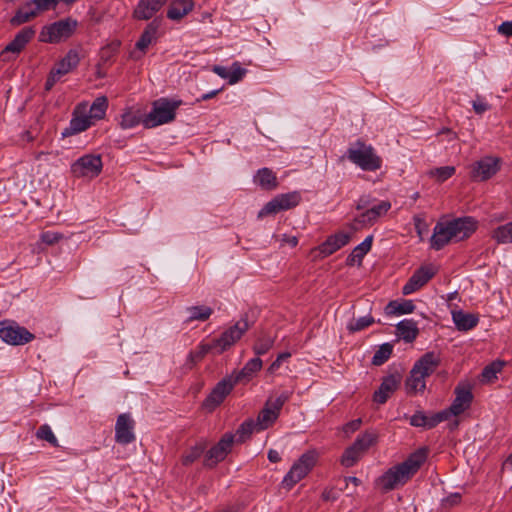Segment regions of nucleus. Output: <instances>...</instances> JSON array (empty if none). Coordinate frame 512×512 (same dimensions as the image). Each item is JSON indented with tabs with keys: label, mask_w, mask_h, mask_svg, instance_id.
<instances>
[{
	"label": "nucleus",
	"mask_w": 512,
	"mask_h": 512,
	"mask_svg": "<svg viewBox=\"0 0 512 512\" xmlns=\"http://www.w3.org/2000/svg\"><path fill=\"white\" fill-rule=\"evenodd\" d=\"M427 459V449L420 448L405 461L388 469L376 480L383 492H388L406 484L420 469Z\"/></svg>",
	"instance_id": "obj_1"
},
{
	"label": "nucleus",
	"mask_w": 512,
	"mask_h": 512,
	"mask_svg": "<svg viewBox=\"0 0 512 512\" xmlns=\"http://www.w3.org/2000/svg\"><path fill=\"white\" fill-rule=\"evenodd\" d=\"M477 229V221L473 217H460L436 223L430 238V247L441 250L451 240L461 241L469 238Z\"/></svg>",
	"instance_id": "obj_2"
},
{
	"label": "nucleus",
	"mask_w": 512,
	"mask_h": 512,
	"mask_svg": "<svg viewBox=\"0 0 512 512\" xmlns=\"http://www.w3.org/2000/svg\"><path fill=\"white\" fill-rule=\"evenodd\" d=\"M440 365V358L434 352L425 353L416 361L406 379L405 386L408 394L423 392L426 388L425 378L432 375Z\"/></svg>",
	"instance_id": "obj_3"
},
{
	"label": "nucleus",
	"mask_w": 512,
	"mask_h": 512,
	"mask_svg": "<svg viewBox=\"0 0 512 512\" xmlns=\"http://www.w3.org/2000/svg\"><path fill=\"white\" fill-rule=\"evenodd\" d=\"M346 157L363 171L374 172L382 167V158L371 145L362 140H357L350 145L346 151Z\"/></svg>",
	"instance_id": "obj_4"
},
{
	"label": "nucleus",
	"mask_w": 512,
	"mask_h": 512,
	"mask_svg": "<svg viewBox=\"0 0 512 512\" xmlns=\"http://www.w3.org/2000/svg\"><path fill=\"white\" fill-rule=\"evenodd\" d=\"M180 104V101H171L167 98L154 101L152 110L142 120L143 126L149 129L173 121Z\"/></svg>",
	"instance_id": "obj_5"
},
{
	"label": "nucleus",
	"mask_w": 512,
	"mask_h": 512,
	"mask_svg": "<svg viewBox=\"0 0 512 512\" xmlns=\"http://www.w3.org/2000/svg\"><path fill=\"white\" fill-rule=\"evenodd\" d=\"M316 461L317 453L315 451H308L301 455L285 475L282 485L290 490L312 470Z\"/></svg>",
	"instance_id": "obj_6"
},
{
	"label": "nucleus",
	"mask_w": 512,
	"mask_h": 512,
	"mask_svg": "<svg viewBox=\"0 0 512 512\" xmlns=\"http://www.w3.org/2000/svg\"><path fill=\"white\" fill-rule=\"evenodd\" d=\"M377 435L372 432H365L359 435L354 443L347 447L341 457V464L345 467L354 466L362 455L376 443Z\"/></svg>",
	"instance_id": "obj_7"
},
{
	"label": "nucleus",
	"mask_w": 512,
	"mask_h": 512,
	"mask_svg": "<svg viewBox=\"0 0 512 512\" xmlns=\"http://www.w3.org/2000/svg\"><path fill=\"white\" fill-rule=\"evenodd\" d=\"M79 62L80 57L78 52L74 49L69 50L51 69L45 82V90L50 91L63 76L74 70L79 65Z\"/></svg>",
	"instance_id": "obj_8"
},
{
	"label": "nucleus",
	"mask_w": 512,
	"mask_h": 512,
	"mask_svg": "<svg viewBox=\"0 0 512 512\" xmlns=\"http://www.w3.org/2000/svg\"><path fill=\"white\" fill-rule=\"evenodd\" d=\"M0 338L7 344L18 346L31 342L35 335L11 320L0 322Z\"/></svg>",
	"instance_id": "obj_9"
},
{
	"label": "nucleus",
	"mask_w": 512,
	"mask_h": 512,
	"mask_svg": "<svg viewBox=\"0 0 512 512\" xmlns=\"http://www.w3.org/2000/svg\"><path fill=\"white\" fill-rule=\"evenodd\" d=\"M76 21L65 19L46 25L39 34V41L44 43H57L62 39L69 38L75 28Z\"/></svg>",
	"instance_id": "obj_10"
},
{
	"label": "nucleus",
	"mask_w": 512,
	"mask_h": 512,
	"mask_svg": "<svg viewBox=\"0 0 512 512\" xmlns=\"http://www.w3.org/2000/svg\"><path fill=\"white\" fill-rule=\"evenodd\" d=\"M36 34L32 26L22 28L8 43L5 48L0 52V60L3 62H10L24 50L26 45L34 38Z\"/></svg>",
	"instance_id": "obj_11"
},
{
	"label": "nucleus",
	"mask_w": 512,
	"mask_h": 512,
	"mask_svg": "<svg viewBox=\"0 0 512 512\" xmlns=\"http://www.w3.org/2000/svg\"><path fill=\"white\" fill-rule=\"evenodd\" d=\"M102 168L103 163L100 155L86 154L71 165V172L77 178H94L101 173Z\"/></svg>",
	"instance_id": "obj_12"
},
{
	"label": "nucleus",
	"mask_w": 512,
	"mask_h": 512,
	"mask_svg": "<svg viewBox=\"0 0 512 512\" xmlns=\"http://www.w3.org/2000/svg\"><path fill=\"white\" fill-rule=\"evenodd\" d=\"M301 200L299 192H290L280 194L274 197L271 201L266 203L259 211L258 218H263L270 214H276L280 211L288 210L296 207Z\"/></svg>",
	"instance_id": "obj_13"
},
{
	"label": "nucleus",
	"mask_w": 512,
	"mask_h": 512,
	"mask_svg": "<svg viewBox=\"0 0 512 512\" xmlns=\"http://www.w3.org/2000/svg\"><path fill=\"white\" fill-rule=\"evenodd\" d=\"M236 383L228 376L219 381L210 394L204 399L202 407L208 412L214 411L230 394Z\"/></svg>",
	"instance_id": "obj_14"
},
{
	"label": "nucleus",
	"mask_w": 512,
	"mask_h": 512,
	"mask_svg": "<svg viewBox=\"0 0 512 512\" xmlns=\"http://www.w3.org/2000/svg\"><path fill=\"white\" fill-rule=\"evenodd\" d=\"M249 328L246 318H241L234 326L223 332L221 336L213 341L217 353H222L231 347L237 340L241 338L245 331Z\"/></svg>",
	"instance_id": "obj_15"
},
{
	"label": "nucleus",
	"mask_w": 512,
	"mask_h": 512,
	"mask_svg": "<svg viewBox=\"0 0 512 512\" xmlns=\"http://www.w3.org/2000/svg\"><path fill=\"white\" fill-rule=\"evenodd\" d=\"M454 393L455 399L450 407L440 411V413H444L446 415V420H448L452 415L458 416L462 414L470 407L473 400V394L468 386H457Z\"/></svg>",
	"instance_id": "obj_16"
},
{
	"label": "nucleus",
	"mask_w": 512,
	"mask_h": 512,
	"mask_svg": "<svg viewBox=\"0 0 512 512\" xmlns=\"http://www.w3.org/2000/svg\"><path fill=\"white\" fill-rule=\"evenodd\" d=\"M234 443V435L226 433L220 441L213 446L205 455L204 465L212 468L217 463L225 459L227 454L231 451V447Z\"/></svg>",
	"instance_id": "obj_17"
},
{
	"label": "nucleus",
	"mask_w": 512,
	"mask_h": 512,
	"mask_svg": "<svg viewBox=\"0 0 512 512\" xmlns=\"http://www.w3.org/2000/svg\"><path fill=\"white\" fill-rule=\"evenodd\" d=\"M135 421L129 413L120 414L115 424V441L127 445L135 441Z\"/></svg>",
	"instance_id": "obj_18"
},
{
	"label": "nucleus",
	"mask_w": 512,
	"mask_h": 512,
	"mask_svg": "<svg viewBox=\"0 0 512 512\" xmlns=\"http://www.w3.org/2000/svg\"><path fill=\"white\" fill-rule=\"evenodd\" d=\"M402 381V375L398 371L383 377L379 388L373 394V401L378 404H384L390 396L399 388Z\"/></svg>",
	"instance_id": "obj_19"
},
{
	"label": "nucleus",
	"mask_w": 512,
	"mask_h": 512,
	"mask_svg": "<svg viewBox=\"0 0 512 512\" xmlns=\"http://www.w3.org/2000/svg\"><path fill=\"white\" fill-rule=\"evenodd\" d=\"M500 169L499 158L486 156L472 165L471 178L485 181L495 175Z\"/></svg>",
	"instance_id": "obj_20"
},
{
	"label": "nucleus",
	"mask_w": 512,
	"mask_h": 512,
	"mask_svg": "<svg viewBox=\"0 0 512 512\" xmlns=\"http://www.w3.org/2000/svg\"><path fill=\"white\" fill-rule=\"evenodd\" d=\"M435 274L433 267L422 266L417 269L402 288L404 295L412 294L423 287Z\"/></svg>",
	"instance_id": "obj_21"
},
{
	"label": "nucleus",
	"mask_w": 512,
	"mask_h": 512,
	"mask_svg": "<svg viewBox=\"0 0 512 512\" xmlns=\"http://www.w3.org/2000/svg\"><path fill=\"white\" fill-rule=\"evenodd\" d=\"M349 240L350 234L338 232L329 236L326 241L317 248V250L322 257H327L348 244Z\"/></svg>",
	"instance_id": "obj_22"
},
{
	"label": "nucleus",
	"mask_w": 512,
	"mask_h": 512,
	"mask_svg": "<svg viewBox=\"0 0 512 512\" xmlns=\"http://www.w3.org/2000/svg\"><path fill=\"white\" fill-rule=\"evenodd\" d=\"M166 2L167 0H140L134 9L133 16L138 20H149Z\"/></svg>",
	"instance_id": "obj_23"
},
{
	"label": "nucleus",
	"mask_w": 512,
	"mask_h": 512,
	"mask_svg": "<svg viewBox=\"0 0 512 512\" xmlns=\"http://www.w3.org/2000/svg\"><path fill=\"white\" fill-rule=\"evenodd\" d=\"M443 421H446V415L440 412L428 416L422 411H417L410 417V424L412 426L424 429H432Z\"/></svg>",
	"instance_id": "obj_24"
},
{
	"label": "nucleus",
	"mask_w": 512,
	"mask_h": 512,
	"mask_svg": "<svg viewBox=\"0 0 512 512\" xmlns=\"http://www.w3.org/2000/svg\"><path fill=\"white\" fill-rule=\"evenodd\" d=\"M390 208L391 203L389 201H381L355 218L354 222L360 225L373 224L379 217L385 215Z\"/></svg>",
	"instance_id": "obj_25"
},
{
	"label": "nucleus",
	"mask_w": 512,
	"mask_h": 512,
	"mask_svg": "<svg viewBox=\"0 0 512 512\" xmlns=\"http://www.w3.org/2000/svg\"><path fill=\"white\" fill-rule=\"evenodd\" d=\"M262 368V360L259 357L250 359L245 366L238 372L230 375L233 381L237 383H246L252 379L254 374Z\"/></svg>",
	"instance_id": "obj_26"
},
{
	"label": "nucleus",
	"mask_w": 512,
	"mask_h": 512,
	"mask_svg": "<svg viewBox=\"0 0 512 512\" xmlns=\"http://www.w3.org/2000/svg\"><path fill=\"white\" fill-rule=\"evenodd\" d=\"M193 0H173L167 10V17L174 21L181 20L193 10Z\"/></svg>",
	"instance_id": "obj_27"
},
{
	"label": "nucleus",
	"mask_w": 512,
	"mask_h": 512,
	"mask_svg": "<svg viewBox=\"0 0 512 512\" xmlns=\"http://www.w3.org/2000/svg\"><path fill=\"white\" fill-rule=\"evenodd\" d=\"M452 319L459 331H468L477 326L479 318L472 313H465L462 310L453 311Z\"/></svg>",
	"instance_id": "obj_28"
},
{
	"label": "nucleus",
	"mask_w": 512,
	"mask_h": 512,
	"mask_svg": "<svg viewBox=\"0 0 512 512\" xmlns=\"http://www.w3.org/2000/svg\"><path fill=\"white\" fill-rule=\"evenodd\" d=\"M373 236H367L362 243L357 245L346 259V264L353 266L355 263L361 265L364 256L371 250Z\"/></svg>",
	"instance_id": "obj_29"
},
{
	"label": "nucleus",
	"mask_w": 512,
	"mask_h": 512,
	"mask_svg": "<svg viewBox=\"0 0 512 512\" xmlns=\"http://www.w3.org/2000/svg\"><path fill=\"white\" fill-rule=\"evenodd\" d=\"M396 330L397 335L407 343L413 342L419 334L417 323L412 319L400 321L396 325Z\"/></svg>",
	"instance_id": "obj_30"
},
{
	"label": "nucleus",
	"mask_w": 512,
	"mask_h": 512,
	"mask_svg": "<svg viewBox=\"0 0 512 512\" xmlns=\"http://www.w3.org/2000/svg\"><path fill=\"white\" fill-rule=\"evenodd\" d=\"M92 125L91 117L87 115H74L69 126L62 132L63 137H69L87 130Z\"/></svg>",
	"instance_id": "obj_31"
},
{
	"label": "nucleus",
	"mask_w": 512,
	"mask_h": 512,
	"mask_svg": "<svg viewBox=\"0 0 512 512\" xmlns=\"http://www.w3.org/2000/svg\"><path fill=\"white\" fill-rule=\"evenodd\" d=\"M158 28V22L156 20L152 21L146 26L139 40L136 42V48L143 54L146 52L149 45L156 41Z\"/></svg>",
	"instance_id": "obj_32"
},
{
	"label": "nucleus",
	"mask_w": 512,
	"mask_h": 512,
	"mask_svg": "<svg viewBox=\"0 0 512 512\" xmlns=\"http://www.w3.org/2000/svg\"><path fill=\"white\" fill-rule=\"evenodd\" d=\"M254 182L264 190H274L278 186L276 174L269 168H261L254 177Z\"/></svg>",
	"instance_id": "obj_33"
},
{
	"label": "nucleus",
	"mask_w": 512,
	"mask_h": 512,
	"mask_svg": "<svg viewBox=\"0 0 512 512\" xmlns=\"http://www.w3.org/2000/svg\"><path fill=\"white\" fill-rule=\"evenodd\" d=\"M32 5V2H27L24 6L20 7L10 19V24L17 27L37 17L38 13L35 8H32Z\"/></svg>",
	"instance_id": "obj_34"
},
{
	"label": "nucleus",
	"mask_w": 512,
	"mask_h": 512,
	"mask_svg": "<svg viewBox=\"0 0 512 512\" xmlns=\"http://www.w3.org/2000/svg\"><path fill=\"white\" fill-rule=\"evenodd\" d=\"M415 310V305L412 300H392L385 307L387 315H403L412 313Z\"/></svg>",
	"instance_id": "obj_35"
},
{
	"label": "nucleus",
	"mask_w": 512,
	"mask_h": 512,
	"mask_svg": "<svg viewBox=\"0 0 512 512\" xmlns=\"http://www.w3.org/2000/svg\"><path fill=\"white\" fill-rule=\"evenodd\" d=\"M186 322L206 321L213 313V309L206 305L190 306L186 308Z\"/></svg>",
	"instance_id": "obj_36"
},
{
	"label": "nucleus",
	"mask_w": 512,
	"mask_h": 512,
	"mask_svg": "<svg viewBox=\"0 0 512 512\" xmlns=\"http://www.w3.org/2000/svg\"><path fill=\"white\" fill-rule=\"evenodd\" d=\"M278 417L279 415L265 404L255 421L257 425V432L271 427Z\"/></svg>",
	"instance_id": "obj_37"
},
{
	"label": "nucleus",
	"mask_w": 512,
	"mask_h": 512,
	"mask_svg": "<svg viewBox=\"0 0 512 512\" xmlns=\"http://www.w3.org/2000/svg\"><path fill=\"white\" fill-rule=\"evenodd\" d=\"M491 237L498 244H510L512 243V221L496 227Z\"/></svg>",
	"instance_id": "obj_38"
},
{
	"label": "nucleus",
	"mask_w": 512,
	"mask_h": 512,
	"mask_svg": "<svg viewBox=\"0 0 512 512\" xmlns=\"http://www.w3.org/2000/svg\"><path fill=\"white\" fill-rule=\"evenodd\" d=\"M254 431H257V425L253 419H248L237 429L234 435V441L237 443H243L250 438Z\"/></svg>",
	"instance_id": "obj_39"
},
{
	"label": "nucleus",
	"mask_w": 512,
	"mask_h": 512,
	"mask_svg": "<svg viewBox=\"0 0 512 512\" xmlns=\"http://www.w3.org/2000/svg\"><path fill=\"white\" fill-rule=\"evenodd\" d=\"M108 107V100L105 96L98 97L92 103L88 117L92 119L100 120L103 119Z\"/></svg>",
	"instance_id": "obj_40"
},
{
	"label": "nucleus",
	"mask_w": 512,
	"mask_h": 512,
	"mask_svg": "<svg viewBox=\"0 0 512 512\" xmlns=\"http://www.w3.org/2000/svg\"><path fill=\"white\" fill-rule=\"evenodd\" d=\"M374 323L375 319L370 314H367L365 316L353 318L352 320H350L349 323L347 324V330L350 333L359 332L368 328Z\"/></svg>",
	"instance_id": "obj_41"
},
{
	"label": "nucleus",
	"mask_w": 512,
	"mask_h": 512,
	"mask_svg": "<svg viewBox=\"0 0 512 512\" xmlns=\"http://www.w3.org/2000/svg\"><path fill=\"white\" fill-rule=\"evenodd\" d=\"M393 345L391 343L382 344L372 357V364L375 366H381L384 364L392 355Z\"/></svg>",
	"instance_id": "obj_42"
},
{
	"label": "nucleus",
	"mask_w": 512,
	"mask_h": 512,
	"mask_svg": "<svg viewBox=\"0 0 512 512\" xmlns=\"http://www.w3.org/2000/svg\"><path fill=\"white\" fill-rule=\"evenodd\" d=\"M206 448L205 443H198L195 446L191 447L182 457V463L185 466L191 465L197 459L201 457L204 450Z\"/></svg>",
	"instance_id": "obj_43"
},
{
	"label": "nucleus",
	"mask_w": 512,
	"mask_h": 512,
	"mask_svg": "<svg viewBox=\"0 0 512 512\" xmlns=\"http://www.w3.org/2000/svg\"><path fill=\"white\" fill-rule=\"evenodd\" d=\"M36 437L39 440L47 441L53 447H59V442L48 424L41 425L36 431Z\"/></svg>",
	"instance_id": "obj_44"
},
{
	"label": "nucleus",
	"mask_w": 512,
	"mask_h": 512,
	"mask_svg": "<svg viewBox=\"0 0 512 512\" xmlns=\"http://www.w3.org/2000/svg\"><path fill=\"white\" fill-rule=\"evenodd\" d=\"M143 118L140 114L133 111H126L121 116L120 126L122 129H130L142 123Z\"/></svg>",
	"instance_id": "obj_45"
},
{
	"label": "nucleus",
	"mask_w": 512,
	"mask_h": 512,
	"mask_svg": "<svg viewBox=\"0 0 512 512\" xmlns=\"http://www.w3.org/2000/svg\"><path fill=\"white\" fill-rule=\"evenodd\" d=\"M504 362L502 361H494L491 364L487 365L482 371V378L487 382H491L492 380L497 378V374L501 372L503 369Z\"/></svg>",
	"instance_id": "obj_46"
},
{
	"label": "nucleus",
	"mask_w": 512,
	"mask_h": 512,
	"mask_svg": "<svg viewBox=\"0 0 512 512\" xmlns=\"http://www.w3.org/2000/svg\"><path fill=\"white\" fill-rule=\"evenodd\" d=\"M274 344V339L271 336H263L260 337L254 344V352L256 355H264L266 354Z\"/></svg>",
	"instance_id": "obj_47"
},
{
	"label": "nucleus",
	"mask_w": 512,
	"mask_h": 512,
	"mask_svg": "<svg viewBox=\"0 0 512 512\" xmlns=\"http://www.w3.org/2000/svg\"><path fill=\"white\" fill-rule=\"evenodd\" d=\"M212 349H216L213 342L211 344H201L196 351L190 352L189 359L192 363H197Z\"/></svg>",
	"instance_id": "obj_48"
},
{
	"label": "nucleus",
	"mask_w": 512,
	"mask_h": 512,
	"mask_svg": "<svg viewBox=\"0 0 512 512\" xmlns=\"http://www.w3.org/2000/svg\"><path fill=\"white\" fill-rule=\"evenodd\" d=\"M455 173V167L453 166H443L436 168L434 171L431 172V175L434 176L437 181L444 182L448 178H450Z\"/></svg>",
	"instance_id": "obj_49"
},
{
	"label": "nucleus",
	"mask_w": 512,
	"mask_h": 512,
	"mask_svg": "<svg viewBox=\"0 0 512 512\" xmlns=\"http://www.w3.org/2000/svg\"><path fill=\"white\" fill-rule=\"evenodd\" d=\"M63 234L59 232L47 231L41 234V241L47 245H53L63 239Z\"/></svg>",
	"instance_id": "obj_50"
},
{
	"label": "nucleus",
	"mask_w": 512,
	"mask_h": 512,
	"mask_svg": "<svg viewBox=\"0 0 512 512\" xmlns=\"http://www.w3.org/2000/svg\"><path fill=\"white\" fill-rule=\"evenodd\" d=\"M31 2L35 5V10L38 14L40 11H47L55 8L58 4V0H32Z\"/></svg>",
	"instance_id": "obj_51"
},
{
	"label": "nucleus",
	"mask_w": 512,
	"mask_h": 512,
	"mask_svg": "<svg viewBox=\"0 0 512 512\" xmlns=\"http://www.w3.org/2000/svg\"><path fill=\"white\" fill-rule=\"evenodd\" d=\"M245 72L246 70L241 68L238 63H234L232 66V71H229V84H235L239 82L243 78Z\"/></svg>",
	"instance_id": "obj_52"
},
{
	"label": "nucleus",
	"mask_w": 512,
	"mask_h": 512,
	"mask_svg": "<svg viewBox=\"0 0 512 512\" xmlns=\"http://www.w3.org/2000/svg\"><path fill=\"white\" fill-rule=\"evenodd\" d=\"M414 226H415V230H416L418 236L422 240L424 237V234H426L428 231L427 223L420 217L416 216V217H414Z\"/></svg>",
	"instance_id": "obj_53"
},
{
	"label": "nucleus",
	"mask_w": 512,
	"mask_h": 512,
	"mask_svg": "<svg viewBox=\"0 0 512 512\" xmlns=\"http://www.w3.org/2000/svg\"><path fill=\"white\" fill-rule=\"evenodd\" d=\"M291 354L289 352H283V353H280L276 360L272 362V364L269 366L268 368V372L269 373H274L276 370L279 369V367L281 366L282 362L288 358H290Z\"/></svg>",
	"instance_id": "obj_54"
},
{
	"label": "nucleus",
	"mask_w": 512,
	"mask_h": 512,
	"mask_svg": "<svg viewBox=\"0 0 512 512\" xmlns=\"http://www.w3.org/2000/svg\"><path fill=\"white\" fill-rule=\"evenodd\" d=\"M460 501H461V495L459 493H452L442 500V505L444 507L450 508V507L458 505L460 503Z\"/></svg>",
	"instance_id": "obj_55"
},
{
	"label": "nucleus",
	"mask_w": 512,
	"mask_h": 512,
	"mask_svg": "<svg viewBox=\"0 0 512 512\" xmlns=\"http://www.w3.org/2000/svg\"><path fill=\"white\" fill-rule=\"evenodd\" d=\"M497 31L501 35L512 37V21H504L498 26Z\"/></svg>",
	"instance_id": "obj_56"
},
{
	"label": "nucleus",
	"mask_w": 512,
	"mask_h": 512,
	"mask_svg": "<svg viewBox=\"0 0 512 512\" xmlns=\"http://www.w3.org/2000/svg\"><path fill=\"white\" fill-rule=\"evenodd\" d=\"M489 108H490V106L482 100L478 99V100L473 101V109H474L475 113H477V114H483Z\"/></svg>",
	"instance_id": "obj_57"
},
{
	"label": "nucleus",
	"mask_w": 512,
	"mask_h": 512,
	"mask_svg": "<svg viewBox=\"0 0 512 512\" xmlns=\"http://www.w3.org/2000/svg\"><path fill=\"white\" fill-rule=\"evenodd\" d=\"M269 408L273 409V411H275L278 415L280 414V410L282 409L283 407V404L282 402L279 400V398L277 397L276 399L272 400L271 398H269L266 403H265Z\"/></svg>",
	"instance_id": "obj_58"
},
{
	"label": "nucleus",
	"mask_w": 512,
	"mask_h": 512,
	"mask_svg": "<svg viewBox=\"0 0 512 512\" xmlns=\"http://www.w3.org/2000/svg\"><path fill=\"white\" fill-rule=\"evenodd\" d=\"M361 423H362L361 419H355V420H352V421L348 422L344 426V432L345 433L355 432L356 430L359 429Z\"/></svg>",
	"instance_id": "obj_59"
},
{
	"label": "nucleus",
	"mask_w": 512,
	"mask_h": 512,
	"mask_svg": "<svg viewBox=\"0 0 512 512\" xmlns=\"http://www.w3.org/2000/svg\"><path fill=\"white\" fill-rule=\"evenodd\" d=\"M213 72L219 75L221 78L229 80V70L226 67L215 65L213 67Z\"/></svg>",
	"instance_id": "obj_60"
},
{
	"label": "nucleus",
	"mask_w": 512,
	"mask_h": 512,
	"mask_svg": "<svg viewBox=\"0 0 512 512\" xmlns=\"http://www.w3.org/2000/svg\"><path fill=\"white\" fill-rule=\"evenodd\" d=\"M442 134H445L447 136V141L451 142L454 141L457 138V134L452 131L450 128H443L438 133L437 136H440Z\"/></svg>",
	"instance_id": "obj_61"
},
{
	"label": "nucleus",
	"mask_w": 512,
	"mask_h": 512,
	"mask_svg": "<svg viewBox=\"0 0 512 512\" xmlns=\"http://www.w3.org/2000/svg\"><path fill=\"white\" fill-rule=\"evenodd\" d=\"M221 90L222 89H216V90L210 91L208 93H205L200 98L197 99V102L209 100V99L215 97Z\"/></svg>",
	"instance_id": "obj_62"
},
{
	"label": "nucleus",
	"mask_w": 512,
	"mask_h": 512,
	"mask_svg": "<svg viewBox=\"0 0 512 512\" xmlns=\"http://www.w3.org/2000/svg\"><path fill=\"white\" fill-rule=\"evenodd\" d=\"M268 459L270 462L277 463L281 460V457L276 450L271 449L268 451Z\"/></svg>",
	"instance_id": "obj_63"
},
{
	"label": "nucleus",
	"mask_w": 512,
	"mask_h": 512,
	"mask_svg": "<svg viewBox=\"0 0 512 512\" xmlns=\"http://www.w3.org/2000/svg\"><path fill=\"white\" fill-rule=\"evenodd\" d=\"M322 499L325 501L335 500L336 497L333 495V490L332 489L324 490V492L322 493Z\"/></svg>",
	"instance_id": "obj_64"
}]
</instances>
